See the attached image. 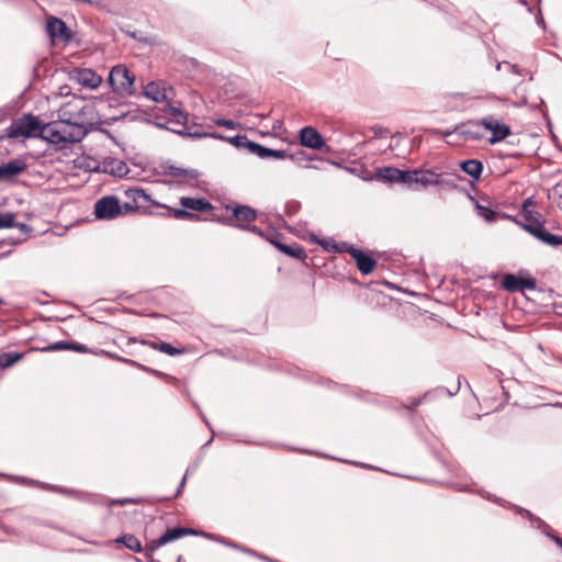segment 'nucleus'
<instances>
[{"label":"nucleus","mask_w":562,"mask_h":562,"mask_svg":"<svg viewBox=\"0 0 562 562\" xmlns=\"http://www.w3.org/2000/svg\"><path fill=\"white\" fill-rule=\"evenodd\" d=\"M319 244L322 245V247L325 250L333 251L335 254H344V252L350 254V251H351V249L353 247L352 245H350V244H348L346 241L337 243L333 238H327V239L319 240Z\"/></svg>","instance_id":"5701e85b"},{"label":"nucleus","mask_w":562,"mask_h":562,"mask_svg":"<svg viewBox=\"0 0 562 562\" xmlns=\"http://www.w3.org/2000/svg\"><path fill=\"white\" fill-rule=\"evenodd\" d=\"M43 486L47 491L58 492V493L66 494V495H69V496H72V497H76V498H79L82 501H87V502H93V496L89 495L87 493L72 491V490H66L60 486H55V485H50V484H43Z\"/></svg>","instance_id":"a878e982"},{"label":"nucleus","mask_w":562,"mask_h":562,"mask_svg":"<svg viewBox=\"0 0 562 562\" xmlns=\"http://www.w3.org/2000/svg\"><path fill=\"white\" fill-rule=\"evenodd\" d=\"M554 191L562 199V183H558L554 188Z\"/></svg>","instance_id":"4d7b16f0"},{"label":"nucleus","mask_w":562,"mask_h":562,"mask_svg":"<svg viewBox=\"0 0 562 562\" xmlns=\"http://www.w3.org/2000/svg\"><path fill=\"white\" fill-rule=\"evenodd\" d=\"M535 206V202L531 198H528L522 203V213L527 223H533L535 218L540 220V214L538 212H533L532 207Z\"/></svg>","instance_id":"7c9ffc66"},{"label":"nucleus","mask_w":562,"mask_h":562,"mask_svg":"<svg viewBox=\"0 0 562 562\" xmlns=\"http://www.w3.org/2000/svg\"><path fill=\"white\" fill-rule=\"evenodd\" d=\"M459 389H460V382H458V386H457V389L453 392L449 391L446 387H438L434 392L440 393V394L441 393H446L449 397H451V396H453L459 391Z\"/></svg>","instance_id":"49530a36"},{"label":"nucleus","mask_w":562,"mask_h":562,"mask_svg":"<svg viewBox=\"0 0 562 562\" xmlns=\"http://www.w3.org/2000/svg\"><path fill=\"white\" fill-rule=\"evenodd\" d=\"M187 475H188V472H187V473L184 474V476L182 477V480H181V482H180V484H179V486H178V490H177L176 496H178V495L181 493V491H182V488H183V486H184V484H186V481H187Z\"/></svg>","instance_id":"603ef678"},{"label":"nucleus","mask_w":562,"mask_h":562,"mask_svg":"<svg viewBox=\"0 0 562 562\" xmlns=\"http://www.w3.org/2000/svg\"><path fill=\"white\" fill-rule=\"evenodd\" d=\"M125 194L128 199H131L135 203V205H133L134 210H136L143 203H146L149 201V195L143 189H137V188L128 189L125 191Z\"/></svg>","instance_id":"bb28decb"},{"label":"nucleus","mask_w":562,"mask_h":562,"mask_svg":"<svg viewBox=\"0 0 562 562\" xmlns=\"http://www.w3.org/2000/svg\"><path fill=\"white\" fill-rule=\"evenodd\" d=\"M293 155L295 156V159H292L293 161H300V160L304 159L303 156H299V155H295V154H293Z\"/></svg>","instance_id":"13d9d810"},{"label":"nucleus","mask_w":562,"mask_h":562,"mask_svg":"<svg viewBox=\"0 0 562 562\" xmlns=\"http://www.w3.org/2000/svg\"><path fill=\"white\" fill-rule=\"evenodd\" d=\"M3 303V301L0 299V305Z\"/></svg>","instance_id":"69168bd1"},{"label":"nucleus","mask_w":562,"mask_h":562,"mask_svg":"<svg viewBox=\"0 0 562 562\" xmlns=\"http://www.w3.org/2000/svg\"><path fill=\"white\" fill-rule=\"evenodd\" d=\"M22 359V353L19 352H2L0 353V368H9Z\"/></svg>","instance_id":"2f4dec72"},{"label":"nucleus","mask_w":562,"mask_h":562,"mask_svg":"<svg viewBox=\"0 0 562 562\" xmlns=\"http://www.w3.org/2000/svg\"><path fill=\"white\" fill-rule=\"evenodd\" d=\"M26 168V164L22 159H11L0 165V181H13Z\"/></svg>","instance_id":"6ab92c4d"},{"label":"nucleus","mask_w":562,"mask_h":562,"mask_svg":"<svg viewBox=\"0 0 562 562\" xmlns=\"http://www.w3.org/2000/svg\"><path fill=\"white\" fill-rule=\"evenodd\" d=\"M69 350H75V351H78V352H87L88 348L85 345L70 341V349Z\"/></svg>","instance_id":"de8ad7c7"},{"label":"nucleus","mask_w":562,"mask_h":562,"mask_svg":"<svg viewBox=\"0 0 562 562\" xmlns=\"http://www.w3.org/2000/svg\"><path fill=\"white\" fill-rule=\"evenodd\" d=\"M180 204L183 209H169L173 218L199 221L200 216L191 213L189 210L195 212H210L214 209V206L204 198L182 196L180 198Z\"/></svg>","instance_id":"7ed1b4c3"},{"label":"nucleus","mask_w":562,"mask_h":562,"mask_svg":"<svg viewBox=\"0 0 562 562\" xmlns=\"http://www.w3.org/2000/svg\"><path fill=\"white\" fill-rule=\"evenodd\" d=\"M60 136L65 148L69 144L80 142L85 138L88 133V128L85 127V121L72 122L71 117L59 120Z\"/></svg>","instance_id":"0eeeda50"},{"label":"nucleus","mask_w":562,"mask_h":562,"mask_svg":"<svg viewBox=\"0 0 562 562\" xmlns=\"http://www.w3.org/2000/svg\"><path fill=\"white\" fill-rule=\"evenodd\" d=\"M376 176L390 183H401L406 186L408 189L412 181V170H401L395 167H383L379 168Z\"/></svg>","instance_id":"f8f14e48"},{"label":"nucleus","mask_w":562,"mask_h":562,"mask_svg":"<svg viewBox=\"0 0 562 562\" xmlns=\"http://www.w3.org/2000/svg\"><path fill=\"white\" fill-rule=\"evenodd\" d=\"M477 214L482 218H484L486 222L492 223L495 222L496 218V212L490 209L488 206H483L477 204L476 205Z\"/></svg>","instance_id":"f704fd0d"},{"label":"nucleus","mask_w":562,"mask_h":562,"mask_svg":"<svg viewBox=\"0 0 562 562\" xmlns=\"http://www.w3.org/2000/svg\"><path fill=\"white\" fill-rule=\"evenodd\" d=\"M116 542L122 543L125 548L134 552H139L142 550L139 540L133 535H124L117 538Z\"/></svg>","instance_id":"c756f323"},{"label":"nucleus","mask_w":562,"mask_h":562,"mask_svg":"<svg viewBox=\"0 0 562 562\" xmlns=\"http://www.w3.org/2000/svg\"><path fill=\"white\" fill-rule=\"evenodd\" d=\"M173 177H187L189 176L191 179L196 178L198 172L195 170H184L180 168H172L170 172Z\"/></svg>","instance_id":"58836bf2"},{"label":"nucleus","mask_w":562,"mask_h":562,"mask_svg":"<svg viewBox=\"0 0 562 562\" xmlns=\"http://www.w3.org/2000/svg\"><path fill=\"white\" fill-rule=\"evenodd\" d=\"M46 32L53 42L68 44L72 40V34L66 23L56 16H49L47 19Z\"/></svg>","instance_id":"9d476101"},{"label":"nucleus","mask_w":562,"mask_h":562,"mask_svg":"<svg viewBox=\"0 0 562 562\" xmlns=\"http://www.w3.org/2000/svg\"><path fill=\"white\" fill-rule=\"evenodd\" d=\"M535 288H536V282L533 279L521 278V291L525 289L533 290Z\"/></svg>","instance_id":"c03bdc74"},{"label":"nucleus","mask_w":562,"mask_h":562,"mask_svg":"<svg viewBox=\"0 0 562 562\" xmlns=\"http://www.w3.org/2000/svg\"><path fill=\"white\" fill-rule=\"evenodd\" d=\"M137 503H138V501L135 498H116V499L110 501L109 506H113V505L124 506L126 504H137Z\"/></svg>","instance_id":"79ce46f5"},{"label":"nucleus","mask_w":562,"mask_h":562,"mask_svg":"<svg viewBox=\"0 0 562 562\" xmlns=\"http://www.w3.org/2000/svg\"><path fill=\"white\" fill-rule=\"evenodd\" d=\"M150 374L157 376V378H162V376H166V374L159 370H156V369H150Z\"/></svg>","instance_id":"5fc2aeb1"},{"label":"nucleus","mask_w":562,"mask_h":562,"mask_svg":"<svg viewBox=\"0 0 562 562\" xmlns=\"http://www.w3.org/2000/svg\"><path fill=\"white\" fill-rule=\"evenodd\" d=\"M460 167L463 172L469 175L474 180H479L483 171V164L476 159L462 161Z\"/></svg>","instance_id":"b1692460"},{"label":"nucleus","mask_w":562,"mask_h":562,"mask_svg":"<svg viewBox=\"0 0 562 562\" xmlns=\"http://www.w3.org/2000/svg\"><path fill=\"white\" fill-rule=\"evenodd\" d=\"M212 440H213V438H211L210 440H207V442H206L204 446L210 445Z\"/></svg>","instance_id":"0e129e2a"},{"label":"nucleus","mask_w":562,"mask_h":562,"mask_svg":"<svg viewBox=\"0 0 562 562\" xmlns=\"http://www.w3.org/2000/svg\"><path fill=\"white\" fill-rule=\"evenodd\" d=\"M431 393L428 392V393H425L423 397L420 398H417V400H413L411 405L408 406L409 409H413L415 407H417L424 400H426Z\"/></svg>","instance_id":"09e8293b"},{"label":"nucleus","mask_w":562,"mask_h":562,"mask_svg":"<svg viewBox=\"0 0 562 562\" xmlns=\"http://www.w3.org/2000/svg\"><path fill=\"white\" fill-rule=\"evenodd\" d=\"M214 124L220 127H225L227 130H237L240 127L238 122L228 119H215Z\"/></svg>","instance_id":"4c0bfd02"},{"label":"nucleus","mask_w":562,"mask_h":562,"mask_svg":"<svg viewBox=\"0 0 562 562\" xmlns=\"http://www.w3.org/2000/svg\"><path fill=\"white\" fill-rule=\"evenodd\" d=\"M522 227L546 245L551 247H559L562 245V235H555L548 232L543 226V222L539 218H535L533 223L524 224Z\"/></svg>","instance_id":"1a4fd4ad"},{"label":"nucleus","mask_w":562,"mask_h":562,"mask_svg":"<svg viewBox=\"0 0 562 562\" xmlns=\"http://www.w3.org/2000/svg\"><path fill=\"white\" fill-rule=\"evenodd\" d=\"M116 168L111 169V173L122 177L128 172V167L124 161H116Z\"/></svg>","instance_id":"ea45409f"},{"label":"nucleus","mask_w":562,"mask_h":562,"mask_svg":"<svg viewBox=\"0 0 562 562\" xmlns=\"http://www.w3.org/2000/svg\"><path fill=\"white\" fill-rule=\"evenodd\" d=\"M146 98L155 102L168 101L172 95V88L165 81H150L144 88Z\"/></svg>","instance_id":"ddd939ff"},{"label":"nucleus","mask_w":562,"mask_h":562,"mask_svg":"<svg viewBox=\"0 0 562 562\" xmlns=\"http://www.w3.org/2000/svg\"><path fill=\"white\" fill-rule=\"evenodd\" d=\"M112 357L114 358V356H112ZM115 359L121 360V361H123L125 363H128V364H131L133 367H136L139 370H143V371L148 372V373L150 372V369H151V368H149V367H147L145 364L138 363V362H136L134 360H131V359H125V358H121V357H115Z\"/></svg>","instance_id":"a19ab883"},{"label":"nucleus","mask_w":562,"mask_h":562,"mask_svg":"<svg viewBox=\"0 0 562 562\" xmlns=\"http://www.w3.org/2000/svg\"><path fill=\"white\" fill-rule=\"evenodd\" d=\"M70 349V341H56L54 344H50L44 348H42V351H59V350H69Z\"/></svg>","instance_id":"e433bc0d"},{"label":"nucleus","mask_w":562,"mask_h":562,"mask_svg":"<svg viewBox=\"0 0 562 562\" xmlns=\"http://www.w3.org/2000/svg\"><path fill=\"white\" fill-rule=\"evenodd\" d=\"M196 531L191 528L186 527H175L171 529H168L166 532H164L161 536H159L157 539L153 540L150 542V550H155L158 547H161L166 543H169L173 540H177L183 536L187 535H195Z\"/></svg>","instance_id":"f3484780"},{"label":"nucleus","mask_w":562,"mask_h":562,"mask_svg":"<svg viewBox=\"0 0 562 562\" xmlns=\"http://www.w3.org/2000/svg\"><path fill=\"white\" fill-rule=\"evenodd\" d=\"M94 104L81 102V105L76 111L64 112V115H68V117H71L72 122L85 121V127L88 128L94 124Z\"/></svg>","instance_id":"a211bd4d"},{"label":"nucleus","mask_w":562,"mask_h":562,"mask_svg":"<svg viewBox=\"0 0 562 562\" xmlns=\"http://www.w3.org/2000/svg\"><path fill=\"white\" fill-rule=\"evenodd\" d=\"M181 561H182V557L179 555L176 562H181Z\"/></svg>","instance_id":"e2e57ef3"},{"label":"nucleus","mask_w":562,"mask_h":562,"mask_svg":"<svg viewBox=\"0 0 562 562\" xmlns=\"http://www.w3.org/2000/svg\"><path fill=\"white\" fill-rule=\"evenodd\" d=\"M349 255L355 259L357 268L362 274H370L376 266L374 258L356 247H352Z\"/></svg>","instance_id":"aec40b11"},{"label":"nucleus","mask_w":562,"mask_h":562,"mask_svg":"<svg viewBox=\"0 0 562 562\" xmlns=\"http://www.w3.org/2000/svg\"><path fill=\"white\" fill-rule=\"evenodd\" d=\"M272 244L283 254L295 259H304L306 257L305 250L302 246L296 243L292 245L282 244L279 241H272Z\"/></svg>","instance_id":"4be33fe9"},{"label":"nucleus","mask_w":562,"mask_h":562,"mask_svg":"<svg viewBox=\"0 0 562 562\" xmlns=\"http://www.w3.org/2000/svg\"><path fill=\"white\" fill-rule=\"evenodd\" d=\"M77 80L81 86L88 87L91 89L98 88L102 82L101 76H99L92 69H88V68L78 69Z\"/></svg>","instance_id":"412c9836"},{"label":"nucleus","mask_w":562,"mask_h":562,"mask_svg":"<svg viewBox=\"0 0 562 562\" xmlns=\"http://www.w3.org/2000/svg\"><path fill=\"white\" fill-rule=\"evenodd\" d=\"M515 508H516L517 513H519L521 516H526L528 518L532 517V514L529 510L518 507V506H516Z\"/></svg>","instance_id":"3c124183"},{"label":"nucleus","mask_w":562,"mask_h":562,"mask_svg":"<svg viewBox=\"0 0 562 562\" xmlns=\"http://www.w3.org/2000/svg\"><path fill=\"white\" fill-rule=\"evenodd\" d=\"M536 21L539 26L544 27V19L540 13L537 15Z\"/></svg>","instance_id":"6e6d98bb"},{"label":"nucleus","mask_w":562,"mask_h":562,"mask_svg":"<svg viewBox=\"0 0 562 562\" xmlns=\"http://www.w3.org/2000/svg\"><path fill=\"white\" fill-rule=\"evenodd\" d=\"M501 66H502V63H497V65H496V70H499V69H501Z\"/></svg>","instance_id":"680f3d73"},{"label":"nucleus","mask_w":562,"mask_h":562,"mask_svg":"<svg viewBox=\"0 0 562 562\" xmlns=\"http://www.w3.org/2000/svg\"><path fill=\"white\" fill-rule=\"evenodd\" d=\"M131 211H134L132 204L125 203L122 206L117 196L105 195L95 202L93 214L97 220L110 221Z\"/></svg>","instance_id":"f03ea898"},{"label":"nucleus","mask_w":562,"mask_h":562,"mask_svg":"<svg viewBox=\"0 0 562 562\" xmlns=\"http://www.w3.org/2000/svg\"><path fill=\"white\" fill-rule=\"evenodd\" d=\"M155 125L191 138H193V133L196 132L199 127V124L189 123L188 114L182 112L179 108L171 106L170 104L165 105L162 115L156 116Z\"/></svg>","instance_id":"f257e3e1"},{"label":"nucleus","mask_w":562,"mask_h":562,"mask_svg":"<svg viewBox=\"0 0 562 562\" xmlns=\"http://www.w3.org/2000/svg\"><path fill=\"white\" fill-rule=\"evenodd\" d=\"M430 186L453 187V182L442 178L432 169H412L411 190L427 189Z\"/></svg>","instance_id":"423d86ee"},{"label":"nucleus","mask_w":562,"mask_h":562,"mask_svg":"<svg viewBox=\"0 0 562 562\" xmlns=\"http://www.w3.org/2000/svg\"><path fill=\"white\" fill-rule=\"evenodd\" d=\"M24 236L27 238V235L32 232V227L25 223H15V226Z\"/></svg>","instance_id":"37998d69"},{"label":"nucleus","mask_w":562,"mask_h":562,"mask_svg":"<svg viewBox=\"0 0 562 562\" xmlns=\"http://www.w3.org/2000/svg\"><path fill=\"white\" fill-rule=\"evenodd\" d=\"M233 215L237 221L252 222L257 217L256 211L248 205H238L233 210Z\"/></svg>","instance_id":"393cba45"},{"label":"nucleus","mask_w":562,"mask_h":562,"mask_svg":"<svg viewBox=\"0 0 562 562\" xmlns=\"http://www.w3.org/2000/svg\"><path fill=\"white\" fill-rule=\"evenodd\" d=\"M247 553H249L250 555L257 557L256 553L252 552L251 550H247Z\"/></svg>","instance_id":"bf43d9fd"},{"label":"nucleus","mask_w":562,"mask_h":562,"mask_svg":"<svg viewBox=\"0 0 562 562\" xmlns=\"http://www.w3.org/2000/svg\"><path fill=\"white\" fill-rule=\"evenodd\" d=\"M24 240H26V237H19V238L9 237V238L3 239L1 243L9 244V245H19V244L23 243Z\"/></svg>","instance_id":"a18cd8bd"},{"label":"nucleus","mask_w":562,"mask_h":562,"mask_svg":"<svg viewBox=\"0 0 562 562\" xmlns=\"http://www.w3.org/2000/svg\"><path fill=\"white\" fill-rule=\"evenodd\" d=\"M502 284L508 292L521 291V278L515 274H506Z\"/></svg>","instance_id":"c85d7f7f"},{"label":"nucleus","mask_w":562,"mask_h":562,"mask_svg":"<svg viewBox=\"0 0 562 562\" xmlns=\"http://www.w3.org/2000/svg\"><path fill=\"white\" fill-rule=\"evenodd\" d=\"M214 138V139H221L225 140L226 136L217 133V132H203L201 130V125H199L198 131L193 133V138Z\"/></svg>","instance_id":"c9c22d12"},{"label":"nucleus","mask_w":562,"mask_h":562,"mask_svg":"<svg viewBox=\"0 0 562 562\" xmlns=\"http://www.w3.org/2000/svg\"><path fill=\"white\" fill-rule=\"evenodd\" d=\"M259 558H260V559H263L266 562H274L273 560H269V559H267V558H261V557H259Z\"/></svg>","instance_id":"052dcab7"},{"label":"nucleus","mask_w":562,"mask_h":562,"mask_svg":"<svg viewBox=\"0 0 562 562\" xmlns=\"http://www.w3.org/2000/svg\"><path fill=\"white\" fill-rule=\"evenodd\" d=\"M43 123L32 114H25L19 120L14 121L7 128V136L10 138L23 137H40Z\"/></svg>","instance_id":"39448f33"},{"label":"nucleus","mask_w":562,"mask_h":562,"mask_svg":"<svg viewBox=\"0 0 562 562\" xmlns=\"http://www.w3.org/2000/svg\"><path fill=\"white\" fill-rule=\"evenodd\" d=\"M59 121L43 124L42 131H40V138L46 140L54 146L56 150L65 149L61 142Z\"/></svg>","instance_id":"4468645a"},{"label":"nucleus","mask_w":562,"mask_h":562,"mask_svg":"<svg viewBox=\"0 0 562 562\" xmlns=\"http://www.w3.org/2000/svg\"><path fill=\"white\" fill-rule=\"evenodd\" d=\"M454 133L462 136L464 140H481L486 136V128L483 124V119H481L463 123L460 126H457L453 131L445 132L443 135L450 136Z\"/></svg>","instance_id":"6e6552de"},{"label":"nucleus","mask_w":562,"mask_h":562,"mask_svg":"<svg viewBox=\"0 0 562 562\" xmlns=\"http://www.w3.org/2000/svg\"><path fill=\"white\" fill-rule=\"evenodd\" d=\"M249 151L261 159H295V156L293 154H289L286 150L268 148L256 142L249 144Z\"/></svg>","instance_id":"2eb2a0df"},{"label":"nucleus","mask_w":562,"mask_h":562,"mask_svg":"<svg viewBox=\"0 0 562 562\" xmlns=\"http://www.w3.org/2000/svg\"><path fill=\"white\" fill-rule=\"evenodd\" d=\"M109 82L113 91L121 95H132L135 92V76L124 65H116L111 69Z\"/></svg>","instance_id":"20e7f679"},{"label":"nucleus","mask_w":562,"mask_h":562,"mask_svg":"<svg viewBox=\"0 0 562 562\" xmlns=\"http://www.w3.org/2000/svg\"><path fill=\"white\" fill-rule=\"evenodd\" d=\"M299 138L301 145L307 148L319 150L325 146L323 136L312 126L303 127L299 133Z\"/></svg>","instance_id":"dca6fc26"},{"label":"nucleus","mask_w":562,"mask_h":562,"mask_svg":"<svg viewBox=\"0 0 562 562\" xmlns=\"http://www.w3.org/2000/svg\"><path fill=\"white\" fill-rule=\"evenodd\" d=\"M483 124L485 125L486 133H492L491 137H488V143L492 145L502 142L512 134L510 127L501 123L493 115L483 117Z\"/></svg>","instance_id":"9b49d317"},{"label":"nucleus","mask_w":562,"mask_h":562,"mask_svg":"<svg viewBox=\"0 0 562 562\" xmlns=\"http://www.w3.org/2000/svg\"><path fill=\"white\" fill-rule=\"evenodd\" d=\"M504 64L508 66L509 70L513 74L522 75V70L517 65L509 64V63H504Z\"/></svg>","instance_id":"8fccbe9b"},{"label":"nucleus","mask_w":562,"mask_h":562,"mask_svg":"<svg viewBox=\"0 0 562 562\" xmlns=\"http://www.w3.org/2000/svg\"><path fill=\"white\" fill-rule=\"evenodd\" d=\"M15 226V214L12 212H0V229Z\"/></svg>","instance_id":"473e14b6"},{"label":"nucleus","mask_w":562,"mask_h":562,"mask_svg":"<svg viewBox=\"0 0 562 562\" xmlns=\"http://www.w3.org/2000/svg\"><path fill=\"white\" fill-rule=\"evenodd\" d=\"M143 344H148L153 349L164 352L168 356H179L183 353V349L176 348L168 342L143 341Z\"/></svg>","instance_id":"cd10ccee"},{"label":"nucleus","mask_w":562,"mask_h":562,"mask_svg":"<svg viewBox=\"0 0 562 562\" xmlns=\"http://www.w3.org/2000/svg\"><path fill=\"white\" fill-rule=\"evenodd\" d=\"M548 536L562 549V539L561 538L553 536L551 533H548Z\"/></svg>","instance_id":"864d4df0"},{"label":"nucleus","mask_w":562,"mask_h":562,"mask_svg":"<svg viewBox=\"0 0 562 562\" xmlns=\"http://www.w3.org/2000/svg\"><path fill=\"white\" fill-rule=\"evenodd\" d=\"M225 142H228L236 147H246L248 149L249 144L252 143V140H249L246 135H236L232 137L226 136Z\"/></svg>","instance_id":"72a5a7b5"}]
</instances>
